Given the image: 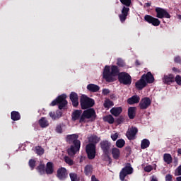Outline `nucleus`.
Segmentation results:
<instances>
[{"label": "nucleus", "mask_w": 181, "mask_h": 181, "mask_svg": "<svg viewBox=\"0 0 181 181\" xmlns=\"http://www.w3.org/2000/svg\"><path fill=\"white\" fill-rule=\"evenodd\" d=\"M103 78L108 81V83H112L115 81L116 76H118L119 81L122 84L128 86L131 84L132 81L131 80V76L125 72L119 74V70L117 66L112 65V66H105L103 70Z\"/></svg>", "instance_id": "f257e3e1"}, {"label": "nucleus", "mask_w": 181, "mask_h": 181, "mask_svg": "<svg viewBox=\"0 0 181 181\" xmlns=\"http://www.w3.org/2000/svg\"><path fill=\"white\" fill-rule=\"evenodd\" d=\"M155 78L151 72H148L147 74H144L141 76V78L136 83V87L139 90H142L144 87L146 86L147 83H152Z\"/></svg>", "instance_id": "f03ea898"}, {"label": "nucleus", "mask_w": 181, "mask_h": 181, "mask_svg": "<svg viewBox=\"0 0 181 181\" xmlns=\"http://www.w3.org/2000/svg\"><path fill=\"white\" fill-rule=\"evenodd\" d=\"M94 119H95V111L94 109H88L83 111L79 122H88L89 121H94Z\"/></svg>", "instance_id": "7ed1b4c3"}, {"label": "nucleus", "mask_w": 181, "mask_h": 181, "mask_svg": "<svg viewBox=\"0 0 181 181\" xmlns=\"http://www.w3.org/2000/svg\"><path fill=\"white\" fill-rule=\"evenodd\" d=\"M122 5H125L122 10V14L119 15V19L121 22H125L127 16H128V13L129 12V6H131V0H120Z\"/></svg>", "instance_id": "20e7f679"}, {"label": "nucleus", "mask_w": 181, "mask_h": 181, "mask_svg": "<svg viewBox=\"0 0 181 181\" xmlns=\"http://www.w3.org/2000/svg\"><path fill=\"white\" fill-rule=\"evenodd\" d=\"M66 98H67V95H66L64 94L61 95L57 98L54 100L51 103L50 105L52 107H54V105H56V104H59V110H63V108H64V107H66V105H67V100H66Z\"/></svg>", "instance_id": "39448f33"}, {"label": "nucleus", "mask_w": 181, "mask_h": 181, "mask_svg": "<svg viewBox=\"0 0 181 181\" xmlns=\"http://www.w3.org/2000/svg\"><path fill=\"white\" fill-rule=\"evenodd\" d=\"M81 105L82 110H87L91 108L94 105V100L83 95L81 98Z\"/></svg>", "instance_id": "423d86ee"}, {"label": "nucleus", "mask_w": 181, "mask_h": 181, "mask_svg": "<svg viewBox=\"0 0 181 181\" xmlns=\"http://www.w3.org/2000/svg\"><path fill=\"white\" fill-rule=\"evenodd\" d=\"M134 173V169L131 167V164H127L124 168H122V171L119 174V177L122 181H124L125 177L127 175H132Z\"/></svg>", "instance_id": "0eeeda50"}, {"label": "nucleus", "mask_w": 181, "mask_h": 181, "mask_svg": "<svg viewBox=\"0 0 181 181\" xmlns=\"http://www.w3.org/2000/svg\"><path fill=\"white\" fill-rule=\"evenodd\" d=\"M86 153L88 159H94L95 158V144H88L86 146Z\"/></svg>", "instance_id": "6e6552de"}, {"label": "nucleus", "mask_w": 181, "mask_h": 181, "mask_svg": "<svg viewBox=\"0 0 181 181\" xmlns=\"http://www.w3.org/2000/svg\"><path fill=\"white\" fill-rule=\"evenodd\" d=\"M156 12L157 13V18H159L160 19H162V18H166L167 19H170V15L166 10L162 8H156Z\"/></svg>", "instance_id": "1a4fd4ad"}, {"label": "nucleus", "mask_w": 181, "mask_h": 181, "mask_svg": "<svg viewBox=\"0 0 181 181\" xmlns=\"http://www.w3.org/2000/svg\"><path fill=\"white\" fill-rule=\"evenodd\" d=\"M80 151V145L78 141H77L76 145H72L68 148L67 152L69 156H74L77 152Z\"/></svg>", "instance_id": "9d476101"}, {"label": "nucleus", "mask_w": 181, "mask_h": 181, "mask_svg": "<svg viewBox=\"0 0 181 181\" xmlns=\"http://www.w3.org/2000/svg\"><path fill=\"white\" fill-rule=\"evenodd\" d=\"M144 19L148 23H151L153 26H159V25H160L159 19L155 18L149 15L145 16Z\"/></svg>", "instance_id": "9b49d317"}, {"label": "nucleus", "mask_w": 181, "mask_h": 181, "mask_svg": "<svg viewBox=\"0 0 181 181\" xmlns=\"http://www.w3.org/2000/svg\"><path fill=\"white\" fill-rule=\"evenodd\" d=\"M151 103L152 101L149 98H144L140 101L139 107L141 110H146Z\"/></svg>", "instance_id": "f8f14e48"}, {"label": "nucleus", "mask_w": 181, "mask_h": 181, "mask_svg": "<svg viewBox=\"0 0 181 181\" xmlns=\"http://www.w3.org/2000/svg\"><path fill=\"white\" fill-rule=\"evenodd\" d=\"M138 133V129L136 127H131L128 129L126 135L129 140L135 139V135Z\"/></svg>", "instance_id": "ddd939ff"}, {"label": "nucleus", "mask_w": 181, "mask_h": 181, "mask_svg": "<svg viewBox=\"0 0 181 181\" xmlns=\"http://www.w3.org/2000/svg\"><path fill=\"white\" fill-rule=\"evenodd\" d=\"M69 173H67V170L64 168H61L57 170V177L60 180H64L68 176Z\"/></svg>", "instance_id": "4468645a"}, {"label": "nucleus", "mask_w": 181, "mask_h": 181, "mask_svg": "<svg viewBox=\"0 0 181 181\" xmlns=\"http://www.w3.org/2000/svg\"><path fill=\"white\" fill-rule=\"evenodd\" d=\"M66 141L69 144H74V145H77V142H78L80 145V141H78V136L76 134H71L66 136Z\"/></svg>", "instance_id": "2eb2a0df"}, {"label": "nucleus", "mask_w": 181, "mask_h": 181, "mask_svg": "<svg viewBox=\"0 0 181 181\" xmlns=\"http://www.w3.org/2000/svg\"><path fill=\"white\" fill-rule=\"evenodd\" d=\"M70 100L72 103V105L74 107H77V105H78V95H77V93L72 92L70 94Z\"/></svg>", "instance_id": "dca6fc26"}, {"label": "nucleus", "mask_w": 181, "mask_h": 181, "mask_svg": "<svg viewBox=\"0 0 181 181\" xmlns=\"http://www.w3.org/2000/svg\"><path fill=\"white\" fill-rule=\"evenodd\" d=\"M100 146L105 153H107L111 148V144L108 141H103L100 143Z\"/></svg>", "instance_id": "f3484780"}, {"label": "nucleus", "mask_w": 181, "mask_h": 181, "mask_svg": "<svg viewBox=\"0 0 181 181\" xmlns=\"http://www.w3.org/2000/svg\"><path fill=\"white\" fill-rule=\"evenodd\" d=\"M110 112L112 115H114V117H118L121 112H122V107H112L110 110Z\"/></svg>", "instance_id": "a211bd4d"}, {"label": "nucleus", "mask_w": 181, "mask_h": 181, "mask_svg": "<svg viewBox=\"0 0 181 181\" xmlns=\"http://www.w3.org/2000/svg\"><path fill=\"white\" fill-rule=\"evenodd\" d=\"M54 168H53V163L52 162H48L47 163V166L45 168V172L47 175H52L54 172Z\"/></svg>", "instance_id": "6ab92c4d"}, {"label": "nucleus", "mask_w": 181, "mask_h": 181, "mask_svg": "<svg viewBox=\"0 0 181 181\" xmlns=\"http://www.w3.org/2000/svg\"><path fill=\"white\" fill-rule=\"evenodd\" d=\"M139 100H141V98H139V96L138 95H134L132 98H129L127 100V103L129 104H136L138 103H139Z\"/></svg>", "instance_id": "aec40b11"}, {"label": "nucleus", "mask_w": 181, "mask_h": 181, "mask_svg": "<svg viewBox=\"0 0 181 181\" xmlns=\"http://www.w3.org/2000/svg\"><path fill=\"white\" fill-rule=\"evenodd\" d=\"M87 89L92 93H97L100 90V86L95 84H89L87 86Z\"/></svg>", "instance_id": "412c9836"}, {"label": "nucleus", "mask_w": 181, "mask_h": 181, "mask_svg": "<svg viewBox=\"0 0 181 181\" xmlns=\"http://www.w3.org/2000/svg\"><path fill=\"white\" fill-rule=\"evenodd\" d=\"M88 141L90 144H98L100 141H101V139L100 137L95 136V135H91L88 137Z\"/></svg>", "instance_id": "4be33fe9"}, {"label": "nucleus", "mask_w": 181, "mask_h": 181, "mask_svg": "<svg viewBox=\"0 0 181 181\" xmlns=\"http://www.w3.org/2000/svg\"><path fill=\"white\" fill-rule=\"evenodd\" d=\"M112 154L114 159H119V156H121V151H119V149L114 148L112 150Z\"/></svg>", "instance_id": "5701e85b"}, {"label": "nucleus", "mask_w": 181, "mask_h": 181, "mask_svg": "<svg viewBox=\"0 0 181 181\" xmlns=\"http://www.w3.org/2000/svg\"><path fill=\"white\" fill-rule=\"evenodd\" d=\"M39 125L41 128H46L47 127H49V121H47L46 118L42 117L39 120Z\"/></svg>", "instance_id": "b1692460"}, {"label": "nucleus", "mask_w": 181, "mask_h": 181, "mask_svg": "<svg viewBox=\"0 0 181 181\" xmlns=\"http://www.w3.org/2000/svg\"><path fill=\"white\" fill-rule=\"evenodd\" d=\"M175 78V76L173 75L170 74L168 76H165L163 78V82L166 84H169V83H172Z\"/></svg>", "instance_id": "393cba45"}, {"label": "nucleus", "mask_w": 181, "mask_h": 181, "mask_svg": "<svg viewBox=\"0 0 181 181\" xmlns=\"http://www.w3.org/2000/svg\"><path fill=\"white\" fill-rule=\"evenodd\" d=\"M81 117V110H75L72 114V119L76 121Z\"/></svg>", "instance_id": "a878e982"}, {"label": "nucleus", "mask_w": 181, "mask_h": 181, "mask_svg": "<svg viewBox=\"0 0 181 181\" xmlns=\"http://www.w3.org/2000/svg\"><path fill=\"white\" fill-rule=\"evenodd\" d=\"M11 119H13V121H19V119H21V115L19 112L15 111L12 112Z\"/></svg>", "instance_id": "bb28decb"}, {"label": "nucleus", "mask_w": 181, "mask_h": 181, "mask_svg": "<svg viewBox=\"0 0 181 181\" xmlns=\"http://www.w3.org/2000/svg\"><path fill=\"white\" fill-rule=\"evenodd\" d=\"M103 121H105V122H108L109 124H114V117H112V115H111L105 116L103 117Z\"/></svg>", "instance_id": "cd10ccee"}, {"label": "nucleus", "mask_w": 181, "mask_h": 181, "mask_svg": "<svg viewBox=\"0 0 181 181\" xmlns=\"http://www.w3.org/2000/svg\"><path fill=\"white\" fill-rule=\"evenodd\" d=\"M136 110V108L135 107H129L128 110V114H129V117L131 119H134V118L135 117V110Z\"/></svg>", "instance_id": "c85d7f7f"}, {"label": "nucleus", "mask_w": 181, "mask_h": 181, "mask_svg": "<svg viewBox=\"0 0 181 181\" xmlns=\"http://www.w3.org/2000/svg\"><path fill=\"white\" fill-rule=\"evenodd\" d=\"M149 145H150L149 140L144 139L141 141V149H146V148H148Z\"/></svg>", "instance_id": "c756f323"}, {"label": "nucleus", "mask_w": 181, "mask_h": 181, "mask_svg": "<svg viewBox=\"0 0 181 181\" xmlns=\"http://www.w3.org/2000/svg\"><path fill=\"white\" fill-rule=\"evenodd\" d=\"M164 161L168 163V165H170V163L172 162V156L170 154L165 153L163 156Z\"/></svg>", "instance_id": "7c9ffc66"}, {"label": "nucleus", "mask_w": 181, "mask_h": 181, "mask_svg": "<svg viewBox=\"0 0 181 181\" xmlns=\"http://www.w3.org/2000/svg\"><path fill=\"white\" fill-rule=\"evenodd\" d=\"M49 116L52 119H57V118H60L62 117V112L60 111H57V114L54 115L53 112H49Z\"/></svg>", "instance_id": "2f4dec72"}, {"label": "nucleus", "mask_w": 181, "mask_h": 181, "mask_svg": "<svg viewBox=\"0 0 181 181\" xmlns=\"http://www.w3.org/2000/svg\"><path fill=\"white\" fill-rule=\"evenodd\" d=\"M105 108H107L108 110V108H110V107H112V105H114V103H112V101H111L110 100H105V103L103 104Z\"/></svg>", "instance_id": "473e14b6"}, {"label": "nucleus", "mask_w": 181, "mask_h": 181, "mask_svg": "<svg viewBox=\"0 0 181 181\" xmlns=\"http://www.w3.org/2000/svg\"><path fill=\"white\" fill-rule=\"evenodd\" d=\"M116 145L117 148H123V146L125 145V141L124 139H119L117 141Z\"/></svg>", "instance_id": "72a5a7b5"}, {"label": "nucleus", "mask_w": 181, "mask_h": 181, "mask_svg": "<svg viewBox=\"0 0 181 181\" xmlns=\"http://www.w3.org/2000/svg\"><path fill=\"white\" fill-rule=\"evenodd\" d=\"M35 152L37 155H43L45 150L40 146H37L35 147Z\"/></svg>", "instance_id": "f704fd0d"}, {"label": "nucleus", "mask_w": 181, "mask_h": 181, "mask_svg": "<svg viewBox=\"0 0 181 181\" xmlns=\"http://www.w3.org/2000/svg\"><path fill=\"white\" fill-rule=\"evenodd\" d=\"M69 176L71 181H78V177H77V174L74 173H71L69 174Z\"/></svg>", "instance_id": "c9c22d12"}, {"label": "nucleus", "mask_w": 181, "mask_h": 181, "mask_svg": "<svg viewBox=\"0 0 181 181\" xmlns=\"http://www.w3.org/2000/svg\"><path fill=\"white\" fill-rule=\"evenodd\" d=\"M93 170V167L91 165H86L85 167V173L86 175H90Z\"/></svg>", "instance_id": "e433bc0d"}, {"label": "nucleus", "mask_w": 181, "mask_h": 181, "mask_svg": "<svg viewBox=\"0 0 181 181\" xmlns=\"http://www.w3.org/2000/svg\"><path fill=\"white\" fill-rule=\"evenodd\" d=\"M38 172L40 173L41 175H43L45 173V165L41 164L37 167Z\"/></svg>", "instance_id": "4c0bfd02"}, {"label": "nucleus", "mask_w": 181, "mask_h": 181, "mask_svg": "<svg viewBox=\"0 0 181 181\" xmlns=\"http://www.w3.org/2000/svg\"><path fill=\"white\" fill-rule=\"evenodd\" d=\"M64 161L66 162V163H67L68 165H73V160H71V158H70L68 156H65L64 157Z\"/></svg>", "instance_id": "58836bf2"}, {"label": "nucleus", "mask_w": 181, "mask_h": 181, "mask_svg": "<svg viewBox=\"0 0 181 181\" xmlns=\"http://www.w3.org/2000/svg\"><path fill=\"white\" fill-rule=\"evenodd\" d=\"M117 66H119V67H124V66H125V62L121 59H117Z\"/></svg>", "instance_id": "ea45409f"}, {"label": "nucleus", "mask_w": 181, "mask_h": 181, "mask_svg": "<svg viewBox=\"0 0 181 181\" xmlns=\"http://www.w3.org/2000/svg\"><path fill=\"white\" fill-rule=\"evenodd\" d=\"M56 132H57L58 134H62V132H63V129L62 128V125H58L56 127Z\"/></svg>", "instance_id": "a19ab883"}, {"label": "nucleus", "mask_w": 181, "mask_h": 181, "mask_svg": "<svg viewBox=\"0 0 181 181\" xmlns=\"http://www.w3.org/2000/svg\"><path fill=\"white\" fill-rule=\"evenodd\" d=\"M175 81H176L177 84H178L179 86H181V76L177 75L175 77Z\"/></svg>", "instance_id": "79ce46f5"}, {"label": "nucleus", "mask_w": 181, "mask_h": 181, "mask_svg": "<svg viewBox=\"0 0 181 181\" xmlns=\"http://www.w3.org/2000/svg\"><path fill=\"white\" fill-rule=\"evenodd\" d=\"M175 175L177 176H180L181 175V165L176 169Z\"/></svg>", "instance_id": "37998d69"}, {"label": "nucleus", "mask_w": 181, "mask_h": 181, "mask_svg": "<svg viewBox=\"0 0 181 181\" xmlns=\"http://www.w3.org/2000/svg\"><path fill=\"white\" fill-rule=\"evenodd\" d=\"M35 163H36V161H35V160H30L29 165L31 168V169H33V168H35Z\"/></svg>", "instance_id": "c03bdc74"}, {"label": "nucleus", "mask_w": 181, "mask_h": 181, "mask_svg": "<svg viewBox=\"0 0 181 181\" xmlns=\"http://www.w3.org/2000/svg\"><path fill=\"white\" fill-rule=\"evenodd\" d=\"M111 138H112V141H117V139H118V133L112 134Z\"/></svg>", "instance_id": "a18cd8bd"}, {"label": "nucleus", "mask_w": 181, "mask_h": 181, "mask_svg": "<svg viewBox=\"0 0 181 181\" xmlns=\"http://www.w3.org/2000/svg\"><path fill=\"white\" fill-rule=\"evenodd\" d=\"M152 167L151 165H147L144 168L145 172H151L152 171Z\"/></svg>", "instance_id": "49530a36"}, {"label": "nucleus", "mask_w": 181, "mask_h": 181, "mask_svg": "<svg viewBox=\"0 0 181 181\" xmlns=\"http://www.w3.org/2000/svg\"><path fill=\"white\" fill-rule=\"evenodd\" d=\"M172 175L170 174H168L165 176V181H172Z\"/></svg>", "instance_id": "de8ad7c7"}, {"label": "nucleus", "mask_w": 181, "mask_h": 181, "mask_svg": "<svg viewBox=\"0 0 181 181\" xmlns=\"http://www.w3.org/2000/svg\"><path fill=\"white\" fill-rule=\"evenodd\" d=\"M103 94H104L105 95H107V94H110V90H108V89H103Z\"/></svg>", "instance_id": "09e8293b"}, {"label": "nucleus", "mask_w": 181, "mask_h": 181, "mask_svg": "<svg viewBox=\"0 0 181 181\" xmlns=\"http://www.w3.org/2000/svg\"><path fill=\"white\" fill-rule=\"evenodd\" d=\"M175 63H180V57H175Z\"/></svg>", "instance_id": "8fccbe9b"}, {"label": "nucleus", "mask_w": 181, "mask_h": 181, "mask_svg": "<svg viewBox=\"0 0 181 181\" xmlns=\"http://www.w3.org/2000/svg\"><path fill=\"white\" fill-rule=\"evenodd\" d=\"M91 181H99V180H97V178H95V175H92V177H91Z\"/></svg>", "instance_id": "3c124183"}, {"label": "nucleus", "mask_w": 181, "mask_h": 181, "mask_svg": "<svg viewBox=\"0 0 181 181\" xmlns=\"http://www.w3.org/2000/svg\"><path fill=\"white\" fill-rule=\"evenodd\" d=\"M151 181H158V178H156V177H155V175H153L151 177Z\"/></svg>", "instance_id": "603ef678"}, {"label": "nucleus", "mask_w": 181, "mask_h": 181, "mask_svg": "<svg viewBox=\"0 0 181 181\" xmlns=\"http://www.w3.org/2000/svg\"><path fill=\"white\" fill-rule=\"evenodd\" d=\"M173 71H175V72H177V73H179V70H177V69H176V68H173Z\"/></svg>", "instance_id": "864d4df0"}, {"label": "nucleus", "mask_w": 181, "mask_h": 181, "mask_svg": "<svg viewBox=\"0 0 181 181\" xmlns=\"http://www.w3.org/2000/svg\"><path fill=\"white\" fill-rule=\"evenodd\" d=\"M177 153H179V155H181V148H179V149L177 150Z\"/></svg>", "instance_id": "5fc2aeb1"}, {"label": "nucleus", "mask_w": 181, "mask_h": 181, "mask_svg": "<svg viewBox=\"0 0 181 181\" xmlns=\"http://www.w3.org/2000/svg\"><path fill=\"white\" fill-rule=\"evenodd\" d=\"M176 180H177V181H181V177H177L176 178Z\"/></svg>", "instance_id": "6e6d98bb"}, {"label": "nucleus", "mask_w": 181, "mask_h": 181, "mask_svg": "<svg viewBox=\"0 0 181 181\" xmlns=\"http://www.w3.org/2000/svg\"><path fill=\"white\" fill-rule=\"evenodd\" d=\"M83 160H84V158L83 157H81L80 162H83Z\"/></svg>", "instance_id": "4d7b16f0"}]
</instances>
